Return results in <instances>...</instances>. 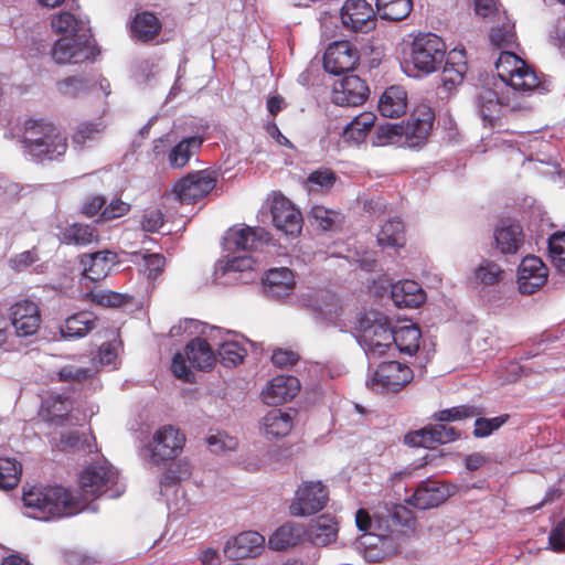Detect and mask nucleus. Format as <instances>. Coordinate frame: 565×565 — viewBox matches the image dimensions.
Segmentation results:
<instances>
[{"mask_svg":"<svg viewBox=\"0 0 565 565\" xmlns=\"http://www.w3.org/2000/svg\"><path fill=\"white\" fill-rule=\"evenodd\" d=\"M96 88L102 90L105 96L110 94L109 82L104 77L94 81L84 77L70 76L56 83L57 92L66 97L75 98Z\"/></svg>","mask_w":565,"mask_h":565,"instance_id":"nucleus-29","label":"nucleus"},{"mask_svg":"<svg viewBox=\"0 0 565 565\" xmlns=\"http://www.w3.org/2000/svg\"><path fill=\"white\" fill-rule=\"evenodd\" d=\"M475 11L487 23H491L489 39L498 46L510 47L515 42L514 23L509 19L507 11L499 0H475Z\"/></svg>","mask_w":565,"mask_h":565,"instance_id":"nucleus-9","label":"nucleus"},{"mask_svg":"<svg viewBox=\"0 0 565 565\" xmlns=\"http://www.w3.org/2000/svg\"><path fill=\"white\" fill-rule=\"evenodd\" d=\"M376 13L383 20L401 21L412 11V0H375Z\"/></svg>","mask_w":565,"mask_h":565,"instance_id":"nucleus-46","label":"nucleus"},{"mask_svg":"<svg viewBox=\"0 0 565 565\" xmlns=\"http://www.w3.org/2000/svg\"><path fill=\"white\" fill-rule=\"evenodd\" d=\"M548 545L555 552L565 550V518L552 529L548 535Z\"/></svg>","mask_w":565,"mask_h":565,"instance_id":"nucleus-64","label":"nucleus"},{"mask_svg":"<svg viewBox=\"0 0 565 565\" xmlns=\"http://www.w3.org/2000/svg\"><path fill=\"white\" fill-rule=\"evenodd\" d=\"M548 257L555 269L565 275V232L554 233L548 238Z\"/></svg>","mask_w":565,"mask_h":565,"instance_id":"nucleus-52","label":"nucleus"},{"mask_svg":"<svg viewBox=\"0 0 565 565\" xmlns=\"http://www.w3.org/2000/svg\"><path fill=\"white\" fill-rule=\"evenodd\" d=\"M22 500L28 515L42 521L74 515L86 508L62 487H32L23 492Z\"/></svg>","mask_w":565,"mask_h":565,"instance_id":"nucleus-4","label":"nucleus"},{"mask_svg":"<svg viewBox=\"0 0 565 565\" xmlns=\"http://www.w3.org/2000/svg\"><path fill=\"white\" fill-rule=\"evenodd\" d=\"M79 489L85 500L103 494L118 498L125 491L118 471L107 461L92 463L83 469L78 477Z\"/></svg>","mask_w":565,"mask_h":565,"instance_id":"nucleus-6","label":"nucleus"},{"mask_svg":"<svg viewBox=\"0 0 565 565\" xmlns=\"http://www.w3.org/2000/svg\"><path fill=\"white\" fill-rule=\"evenodd\" d=\"M274 226L286 235L295 236L302 227L301 213L281 194L274 193L267 199Z\"/></svg>","mask_w":565,"mask_h":565,"instance_id":"nucleus-14","label":"nucleus"},{"mask_svg":"<svg viewBox=\"0 0 565 565\" xmlns=\"http://www.w3.org/2000/svg\"><path fill=\"white\" fill-rule=\"evenodd\" d=\"M184 329L198 328L201 326L199 321L195 320H185ZM201 334L207 337L215 347H217L220 361L224 366H236L242 363L245 355L246 349L236 341H218L222 339V330L220 328L213 326L202 324Z\"/></svg>","mask_w":565,"mask_h":565,"instance_id":"nucleus-15","label":"nucleus"},{"mask_svg":"<svg viewBox=\"0 0 565 565\" xmlns=\"http://www.w3.org/2000/svg\"><path fill=\"white\" fill-rule=\"evenodd\" d=\"M216 185L214 171L202 170L189 173L175 183L173 196L182 204H191L207 195Z\"/></svg>","mask_w":565,"mask_h":565,"instance_id":"nucleus-11","label":"nucleus"},{"mask_svg":"<svg viewBox=\"0 0 565 565\" xmlns=\"http://www.w3.org/2000/svg\"><path fill=\"white\" fill-rule=\"evenodd\" d=\"M300 390L299 380L291 375L271 379L262 391V399L267 405H279L292 399Z\"/></svg>","mask_w":565,"mask_h":565,"instance_id":"nucleus-26","label":"nucleus"},{"mask_svg":"<svg viewBox=\"0 0 565 565\" xmlns=\"http://www.w3.org/2000/svg\"><path fill=\"white\" fill-rule=\"evenodd\" d=\"M337 180L335 174L329 169H319L308 177V183L319 190H328L333 186Z\"/></svg>","mask_w":565,"mask_h":565,"instance_id":"nucleus-62","label":"nucleus"},{"mask_svg":"<svg viewBox=\"0 0 565 565\" xmlns=\"http://www.w3.org/2000/svg\"><path fill=\"white\" fill-rule=\"evenodd\" d=\"M263 284L264 291L277 299L289 296L296 286L292 271L286 267L269 269L263 279Z\"/></svg>","mask_w":565,"mask_h":565,"instance_id":"nucleus-30","label":"nucleus"},{"mask_svg":"<svg viewBox=\"0 0 565 565\" xmlns=\"http://www.w3.org/2000/svg\"><path fill=\"white\" fill-rule=\"evenodd\" d=\"M457 487L450 483L426 480L423 481L407 502L420 510L433 509L454 495Z\"/></svg>","mask_w":565,"mask_h":565,"instance_id":"nucleus-19","label":"nucleus"},{"mask_svg":"<svg viewBox=\"0 0 565 565\" xmlns=\"http://www.w3.org/2000/svg\"><path fill=\"white\" fill-rule=\"evenodd\" d=\"M358 339L370 359L382 356L393 349L394 334L387 318L377 313H363L356 318Z\"/></svg>","mask_w":565,"mask_h":565,"instance_id":"nucleus-5","label":"nucleus"},{"mask_svg":"<svg viewBox=\"0 0 565 565\" xmlns=\"http://www.w3.org/2000/svg\"><path fill=\"white\" fill-rule=\"evenodd\" d=\"M375 147L388 145H404L403 126L398 124H385L379 126L372 141Z\"/></svg>","mask_w":565,"mask_h":565,"instance_id":"nucleus-50","label":"nucleus"},{"mask_svg":"<svg viewBox=\"0 0 565 565\" xmlns=\"http://www.w3.org/2000/svg\"><path fill=\"white\" fill-rule=\"evenodd\" d=\"M65 243L86 246L98 241V234L95 227L86 224L75 223L63 233Z\"/></svg>","mask_w":565,"mask_h":565,"instance_id":"nucleus-48","label":"nucleus"},{"mask_svg":"<svg viewBox=\"0 0 565 565\" xmlns=\"http://www.w3.org/2000/svg\"><path fill=\"white\" fill-rule=\"evenodd\" d=\"M404 242V225L398 218L387 221L377 234V244L383 248H398Z\"/></svg>","mask_w":565,"mask_h":565,"instance_id":"nucleus-47","label":"nucleus"},{"mask_svg":"<svg viewBox=\"0 0 565 565\" xmlns=\"http://www.w3.org/2000/svg\"><path fill=\"white\" fill-rule=\"evenodd\" d=\"M191 364L184 353L178 352L174 354L171 363V371L175 377L184 381L192 382L194 379V374L191 370Z\"/></svg>","mask_w":565,"mask_h":565,"instance_id":"nucleus-58","label":"nucleus"},{"mask_svg":"<svg viewBox=\"0 0 565 565\" xmlns=\"http://www.w3.org/2000/svg\"><path fill=\"white\" fill-rule=\"evenodd\" d=\"M305 529L297 523L279 526L268 539V546L274 551H285L296 546L302 539Z\"/></svg>","mask_w":565,"mask_h":565,"instance_id":"nucleus-40","label":"nucleus"},{"mask_svg":"<svg viewBox=\"0 0 565 565\" xmlns=\"http://www.w3.org/2000/svg\"><path fill=\"white\" fill-rule=\"evenodd\" d=\"M482 411L471 405H459L446 409L438 411L434 414L437 422H457L480 415Z\"/></svg>","mask_w":565,"mask_h":565,"instance_id":"nucleus-53","label":"nucleus"},{"mask_svg":"<svg viewBox=\"0 0 565 565\" xmlns=\"http://www.w3.org/2000/svg\"><path fill=\"white\" fill-rule=\"evenodd\" d=\"M338 523L329 515H320L312 520L307 531L309 541L316 546H327L338 535Z\"/></svg>","mask_w":565,"mask_h":565,"instance_id":"nucleus-38","label":"nucleus"},{"mask_svg":"<svg viewBox=\"0 0 565 565\" xmlns=\"http://www.w3.org/2000/svg\"><path fill=\"white\" fill-rule=\"evenodd\" d=\"M97 327V317L90 311H79L67 317L60 331L64 339L86 337Z\"/></svg>","mask_w":565,"mask_h":565,"instance_id":"nucleus-35","label":"nucleus"},{"mask_svg":"<svg viewBox=\"0 0 565 565\" xmlns=\"http://www.w3.org/2000/svg\"><path fill=\"white\" fill-rule=\"evenodd\" d=\"M9 317L18 337L35 334L41 324L40 308L29 299L14 302L9 309Z\"/></svg>","mask_w":565,"mask_h":565,"instance_id":"nucleus-18","label":"nucleus"},{"mask_svg":"<svg viewBox=\"0 0 565 565\" xmlns=\"http://www.w3.org/2000/svg\"><path fill=\"white\" fill-rule=\"evenodd\" d=\"M191 475V467L185 461L174 462L168 471L164 473L161 484L168 486L170 483H174L175 481L188 478Z\"/></svg>","mask_w":565,"mask_h":565,"instance_id":"nucleus-61","label":"nucleus"},{"mask_svg":"<svg viewBox=\"0 0 565 565\" xmlns=\"http://www.w3.org/2000/svg\"><path fill=\"white\" fill-rule=\"evenodd\" d=\"M509 419V415H500L493 418L479 417L475 420L473 436L484 438L499 429Z\"/></svg>","mask_w":565,"mask_h":565,"instance_id":"nucleus-57","label":"nucleus"},{"mask_svg":"<svg viewBox=\"0 0 565 565\" xmlns=\"http://www.w3.org/2000/svg\"><path fill=\"white\" fill-rule=\"evenodd\" d=\"M140 224L145 232L154 233L163 225V215L158 209H147L142 214Z\"/></svg>","mask_w":565,"mask_h":565,"instance_id":"nucleus-63","label":"nucleus"},{"mask_svg":"<svg viewBox=\"0 0 565 565\" xmlns=\"http://www.w3.org/2000/svg\"><path fill=\"white\" fill-rule=\"evenodd\" d=\"M391 297L393 302L399 308H417L424 303L426 299L425 291L420 285L409 279L394 284L392 286Z\"/></svg>","mask_w":565,"mask_h":565,"instance_id":"nucleus-33","label":"nucleus"},{"mask_svg":"<svg viewBox=\"0 0 565 565\" xmlns=\"http://www.w3.org/2000/svg\"><path fill=\"white\" fill-rule=\"evenodd\" d=\"M161 29L159 19L151 12L136 14L131 23L132 36L139 41L148 42L154 39Z\"/></svg>","mask_w":565,"mask_h":565,"instance_id":"nucleus-44","label":"nucleus"},{"mask_svg":"<svg viewBox=\"0 0 565 565\" xmlns=\"http://www.w3.org/2000/svg\"><path fill=\"white\" fill-rule=\"evenodd\" d=\"M213 345L207 337L192 339L185 347V355L191 366L202 371L210 370L216 361Z\"/></svg>","mask_w":565,"mask_h":565,"instance_id":"nucleus-32","label":"nucleus"},{"mask_svg":"<svg viewBox=\"0 0 565 565\" xmlns=\"http://www.w3.org/2000/svg\"><path fill=\"white\" fill-rule=\"evenodd\" d=\"M22 472L21 465L12 458H0V489L10 490L18 486Z\"/></svg>","mask_w":565,"mask_h":565,"instance_id":"nucleus-51","label":"nucleus"},{"mask_svg":"<svg viewBox=\"0 0 565 565\" xmlns=\"http://www.w3.org/2000/svg\"><path fill=\"white\" fill-rule=\"evenodd\" d=\"M203 139L200 136H192L179 141L169 152V164L174 169L186 166L190 158L200 150Z\"/></svg>","mask_w":565,"mask_h":565,"instance_id":"nucleus-42","label":"nucleus"},{"mask_svg":"<svg viewBox=\"0 0 565 565\" xmlns=\"http://www.w3.org/2000/svg\"><path fill=\"white\" fill-rule=\"evenodd\" d=\"M265 537L255 531L239 533L226 543L225 554L230 558L241 559L259 556L265 550Z\"/></svg>","mask_w":565,"mask_h":565,"instance_id":"nucleus-25","label":"nucleus"},{"mask_svg":"<svg viewBox=\"0 0 565 565\" xmlns=\"http://www.w3.org/2000/svg\"><path fill=\"white\" fill-rule=\"evenodd\" d=\"M329 492L321 481H303L295 493L289 510L294 516H306L324 508Z\"/></svg>","mask_w":565,"mask_h":565,"instance_id":"nucleus-12","label":"nucleus"},{"mask_svg":"<svg viewBox=\"0 0 565 565\" xmlns=\"http://www.w3.org/2000/svg\"><path fill=\"white\" fill-rule=\"evenodd\" d=\"M206 444L212 452L221 455L234 450L237 439L226 433L217 431L206 438Z\"/></svg>","mask_w":565,"mask_h":565,"instance_id":"nucleus-56","label":"nucleus"},{"mask_svg":"<svg viewBox=\"0 0 565 565\" xmlns=\"http://www.w3.org/2000/svg\"><path fill=\"white\" fill-rule=\"evenodd\" d=\"M435 114L427 105H419L403 126L404 145L409 148L425 143L433 129Z\"/></svg>","mask_w":565,"mask_h":565,"instance_id":"nucleus-17","label":"nucleus"},{"mask_svg":"<svg viewBox=\"0 0 565 565\" xmlns=\"http://www.w3.org/2000/svg\"><path fill=\"white\" fill-rule=\"evenodd\" d=\"M87 296L93 302L105 307H118L124 301L120 294L110 290L94 289Z\"/></svg>","mask_w":565,"mask_h":565,"instance_id":"nucleus-60","label":"nucleus"},{"mask_svg":"<svg viewBox=\"0 0 565 565\" xmlns=\"http://www.w3.org/2000/svg\"><path fill=\"white\" fill-rule=\"evenodd\" d=\"M294 427L292 416L281 409L269 411L260 422V430L267 438H282L289 435Z\"/></svg>","mask_w":565,"mask_h":565,"instance_id":"nucleus-34","label":"nucleus"},{"mask_svg":"<svg viewBox=\"0 0 565 565\" xmlns=\"http://www.w3.org/2000/svg\"><path fill=\"white\" fill-rule=\"evenodd\" d=\"M116 262L117 255L110 250H99L92 254H84L81 257L83 275L90 281H99L107 277Z\"/></svg>","mask_w":565,"mask_h":565,"instance_id":"nucleus-28","label":"nucleus"},{"mask_svg":"<svg viewBox=\"0 0 565 565\" xmlns=\"http://www.w3.org/2000/svg\"><path fill=\"white\" fill-rule=\"evenodd\" d=\"M391 522L396 524L392 518H372L364 509L356 511L355 524L363 532L359 544L366 548L364 557L367 561L375 562L397 552L403 534L394 530Z\"/></svg>","mask_w":565,"mask_h":565,"instance_id":"nucleus-3","label":"nucleus"},{"mask_svg":"<svg viewBox=\"0 0 565 565\" xmlns=\"http://www.w3.org/2000/svg\"><path fill=\"white\" fill-rule=\"evenodd\" d=\"M405 443L412 447L434 448L436 446L430 426L407 434Z\"/></svg>","mask_w":565,"mask_h":565,"instance_id":"nucleus-59","label":"nucleus"},{"mask_svg":"<svg viewBox=\"0 0 565 565\" xmlns=\"http://www.w3.org/2000/svg\"><path fill=\"white\" fill-rule=\"evenodd\" d=\"M413 371L397 361L381 363L367 377L366 385L375 392H396L409 383Z\"/></svg>","mask_w":565,"mask_h":565,"instance_id":"nucleus-10","label":"nucleus"},{"mask_svg":"<svg viewBox=\"0 0 565 565\" xmlns=\"http://www.w3.org/2000/svg\"><path fill=\"white\" fill-rule=\"evenodd\" d=\"M494 248L504 256L515 255L524 245V234L519 224L502 221L493 232Z\"/></svg>","mask_w":565,"mask_h":565,"instance_id":"nucleus-27","label":"nucleus"},{"mask_svg":"<svg viewBox=\"0 0 565 565\" xmlns=\"http://www.w3.org/2000/svg\"><path fill=\"white\" fill-rule=\"evenodd\" d=\"M309 215L313 223L323 231L331 230L341 221V214L339 212L328 210L321 205L313 206Z\"/></svg>","mask_w":565,"mask_h":565,"instance_id":"nucleus-54","label":"nucleus"},{"mask_svg":"<svg viewBox=\"0 0 565 565\" xmlns=\"http://www.w3.org/2000/svg\"><path fill=\"white\" fill-rule=\"evenodd\" d=\"M95 373L93 367L77 366L74 364H66L57 371V379L61 382L81 383Z\"/></svg>","mask_w":565,"mask_h":565,"instance_id":"nucleus-55","label":"nucleus"},{"mask_svg":"<svg viewBox=\"0 0 565 565\" xmlns=\"http://www.w3.org/2000/svg\"><path fill=\"white\" fill-rule=\"evenodd\" d=\"M106 129V125L98 120L96 122L85 121L82 122L73 136L75 145L85 147L102 138Z\"/></svg>","mask_w":565,"mask_h":565,"instance_id":"nucleus-49","label":"nucleus"},{"mask_svg":"<svg viewBox=\"0 0 565 565\" xmlns=\"http://www.w3.org/2000/svg\"><path fill=\"white\" fill-rule=\"evenodd\" d=\"M375 120L376 116L374 113H361L344 126L343 138L354 143L364 141Z\"/></svg>","mask_w":565,"mask_h":565,"instance_id":"nucleus-43","label":"nucleus"},{"mask_svg":"<svg viewBox=\"0 0 565 565\" xmlns=\"http://www.w3.org/2000/svg\"><path fill=\"white\" fill-rule=\"evenodd\" d=\"M508 105L509 100L505 97H500L494 89L489 87H483L478 94L477 106L480 116L484 122H489L490 125H492L501 107Z\"/></svg>","mask_w":565,"mask_h":565,"instance_id":"nucleus-41","label":"nucleus"},{"mask_svg":"<svg viewBox=\"0 0 565 565\" xmlns=\"http://www.w3.org/2000/svg\"><path fill=\"white\" fill-rule=\"evenodd\" d=\"M446 43L435 33H419L411 45L409 63L424 75L435 73L446 57Z\"/></svg>","mask_w":565,"mask_h":565,"instance_id":"nucleus-8","label":"nucleus"},{"mask_svg":"<svg viewBox=\"0 0 565 565\" xmlns=\"http://www.w3.org/2000/svg\"><path fill=\"white\" fill-rule=\"evenodd\" d=\"M495 70L499 78L515 92L527 94L540 86V78L533 67L513 52H501Z\"/></svg>","mask_w":565,"mask_h":565,"instance_id":"nucleus-7","label":"nucleus"},{"mask_svg":"<svg viewBox=\"0 0 565 565\" xmlns=\"http://www.w3.org/2000/svg\"><path fill=\"white\" fill-rule=\"evenodd\" d=\"M73 401L64 394H51L42 403L41 415L50 423L58 424L68 418Z\"/></svg>","mask_w":565,"mask_h":565,"instance_id":"nucleus-39","label":"nucleus"},{"mask_svg":"<svg viewBox=\"0 0 565 565\" xmlns=\"http://www.w3.org/2000/svg\"><path fill=\"white\" fill-rule=\"evenodd\" d=\"M269 242V234L263 227H233L224 237L228 250H257Z\"/></svg>","mask_w":565,"mask_h":565,"instance_id":"nucleus-24","label":"nucleus"},{"mask_svg":"<svg viewBox=\"0 0 565 565\" xmlns=\"http://www.w3.org/2000/svg\"><path fill=\"white\" fill-rule=\"evenodd\" d=\"M393 348H396L399 352L412 355L419 349L422 333L417 326L408 324L399 327L393 330Z\"/></svg>","mask_w":565,"mask_h":565,"instance_id":"nucleus-45","label":"nucleus"},{"mask_svg":"<svg viewBox=\"0 0 565 565\" xmlns=\"http://www.w3.org/2000/svg\"><path fill=\"white\" fill-rule=\"evenodd\" d=\"M10 137L19 141L24 156L38 162L57 159L67 149L66 138L42 119H25L10 130Z\"/></svg>","mask_w":565,"mask_h":565,"instance_id":"nucleus-2","label":"nucleus"},{"mask_svg":"<svg viewBox=\"0 0 565 565\" xmlns=\"http://www.w3.org/2000/svg\"><path fill=\"white\" fill-rule=\"evenodd\" d=\"M548 269L541 258L525 256L518 269V286L521 294L532 295L545 285Z\"/></svg>","mask_w":565,"mask_h":565,"instance_id":"nucleus-22","label":"nucleus"},{"mask_svg":"<svg viewBox=\"0 0 565 565\" xmlns=\"http://www.w3.org/2000/svg\"><path fill=\"white\" fill-rule=\"evenodd\" d=\"M359 61L358 51L348 41L330 44L323 56L324 70L333 75L352 71Z\"/></svg>","mask_w":565,"mask_h":565,"instance_id":"nucleus-23","label":"nucleus"},{"mask_svg":"<svg viewBox=\"0 0 565 565\" xmlns=\"http://www.w3.org/2000/svg\"><path fill=\"white\" fill-rule=\"evenodd\" d=\"M445 65L441 74V82L446 89L450 90L463 81L468 70L466 55L462 50H452L445 57Z\"/></svg>","mask_w":565,"mask_h":565,"instance_id":"nucleus-37","label":"nucleus"},{"mask_svg":"<svg viewBox=\"0 0 565 565\" xmlns=\"http://www.w3.org/2000/svg\"><path fill=\"white\" fill-rule=\"evenodd\" d=\"M185 443L184 435L175 427L166 425L160 427L148 445L150 460L159 463L175 458Z\"/></svg>","mask_w":565,"mask_h":565,"instance_id":"nucleus-13","label":"nucleus"},{"mask_svg":"<svg viewBox=\"0 0 565 565\" xmlns=\"http://www.w3.org/2000/svg\"><path fill=\"white\" fill-rule=\"evenodd\" d=\"M51 25L56 33L64 34L54 43L51 51L56 64L83 63L98 54L87 21L76 18L71 12H61L52 19Z\"/></svg>","mask_w":565,"mask_h":565,"instance_id":"nucleus-1","label":"nucleus"},{"mask_svg":"<svg viewBox=\"0 0 565 565\" xmlns=\"http://www.w3.org/2000/svg\"><path fill=\"white\" fill-rule=\"evenodd\" d=\"M375 14L366 0H347L341 8V21L345 29L367 32L375 26Z\"/></svg>","mask_w":565,"mask_h":565,"instance_id":"nucleus-21","label":"nucleus"},{"mask_svg":"<svg viewBox=\"0 0 565 565\" xmlns=\"http://www.w3.org/2000/svg\"><path fill=\"white\" fill-rule=\"evenodd\" d=\"M302 307L310 309L317 318L326 321L328 324L338 326L342 307L335 295L327 290L312 291L302 294L299 299Z\"/></svg>","mask_w":565,"mask_h":565,"instance_id":"nucleus-16","label":"nucleus"},{"mask_svg":"<svg viewBox=\"0 0 565 565\" xmlns=\"http://www.w3.org/2000/svg\"><path fill=\"white\" fill-rule=\"evenodd\" d=\"M408 97L406 89L401 85L387 87L379 99V111L387 118H398L406 114Z\"/></svg>","mask_w":565,"mask_h":565,"instance_id":"nucleus-31","label":"nucleus"},{"mask_svg":"<svg viewBox=\"0 0 565 565\" xmlns=\"http://www.w3.org/2000/svg\"><path fill=\"white\" fill-rule=\"evenodd\" d=\"M369 87L356 75L350 74L334 82L331 99L339 106H360L369 96Z\"/></svg>","mask_w":565,"mask_h":565,"instance_id":"nucleus-20","label":"nucleus"},{"mask_svg":"<svg viewBox=\"0 0 565 565\" xmlns=\"http://www.w3.org/2000/svg\"><path fill=\"white\" fill-rule=\"evenodd\" d=\"M504 277L505 270L497 262L484 258L473 268L468 281L473 287H494Z\"/></svg>","mask_w":565,"mask_h":565,"instance_id":"nucleus-36","label":"nucleus"}]
</instances>
